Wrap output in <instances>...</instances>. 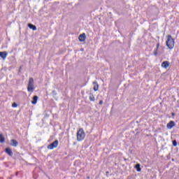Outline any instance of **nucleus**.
<instances>
[{"label":"nucleus","instance_id":"obj_22","mask_svg":"<svg viewBox=\"0 0 179 179\" xmlns=\"http://www.w3.org/2000/svg\"><path fill=\"white\" fill-rule=\"evenodd\" d=\"M21 71H22V66L20 67L19 72H21Z\"/></svg>","mask_w":179,"mask_h":179},{"label":"nucleus","instance_id":"obj_4","mask_svg":"<svg viewBox=\"0 0 179 179\" xmlns=\"http://www.w3.org/2000/svg\"><path fill=\"white\" fill-rule=\"evenodd\" d=\"M58 143H59L58 140L55 141L53 143L48 145V149H50V150H52V149H55V148H57Z\"/></svg>","mask_w":179,"mask_h":179},{"label":"nucleus","instance_id":"obj_16","mask_svg":"<svg viewBox=\"0 0 179 179\" xmlns=\"http://www.w3.org/2000/svg\"><path fill=\"white\" fill-rule=\"evenodd\" d=\"M135 169L137 170V171H141V164H136L135 166Z\"/></svg>","mask_w":179,"mask_h":179},{"label":"nucleus","instance_id":"obj_5","mask_svg":"<svg viewBox=\"0 0 179 179\" xmlns=\"http://www.w3.org/2000/svg\"><path fill=\"white\" fill-rule=\"evenodd\" d=\"M78 40L81 43H83V41H85L86 40V34L83 33V34H80L78 37Z\"/></svg>","mask_w":179,"mask_h":179},{"label":"nucleus","instance_id":"obj_25","mask_svg":"<svg viewBox=\"0 0 179 179\" xmlns=\"http://www.w3.org/2000/svg\"><path fill=\"white\" fill-rule=\"evenodd\" d=\"M87 178L90 179V176H87Z\"/></svg>","mask_w":179,"mask_h":179},{"label":"nucleus","instance_id":"obj_1","mask_svg":"<svg viewBox=\"0 0 179 179\" xmlns=\"http://www.w3.org/2000/svg\"><path fill=\"white\" fill-rule=\"evenodd\" d=\"M166 46L169 50H173L174 48V38L171 37V35L167 36Z\"/></svg>","mask_w":179,"mask_h":179},{"label":"nucleus","instance_id":"obj_17","mask_svg":"<svg viewBox=\"0 0 179 179\" xmlns=\"http://www.w3.org/2000/svg\"><path fill=\"white\" fill-rule=\"evenodd\" d=\"M52 94L53 97H55V96H57V91L53 90V91L52 92Z\"/></svg>","mask_w":179,"mask_h":179},{"label":"nucleus","instance_id":"obj_7","mask_svg":"<svg viewBox=\"0 0 179 179\" xmlns=\"http://www.w3.org/2000/svg\"><path fill=\"white\" fill-rule=\"evenodd\" d=\"M5 152L8 155V156H10L11 157L13 156V152H12V149H10V148H6Z\"/></svg>","mask_w":179,"mask_h":179},{"label":"nucleus","instance_id":"obj_8","mask_svg":"<svg viewBox=\"0 0 179 179\" xmlns=\"http://www.w3.org/2000/svg\"><path fill=\"white\" fill-rule=\"evenodd\" d=\"M10 145L11 146H13V148H17V146L19 145V143L17 142V141L13 139L10 141Z\"/></svg>","mask_w":179,"mask_h":179},{"label":"nucleus","instance_id":"obj_26","mask_svg":"<svg viewBox=\"0 0 179 179\" xmlns=\"http://www.w3.org/2000/svg\"><path fill=\"white\" fill-rule=\"evenodd\" d=\"M80 50H81V51H83V49H81Z\"/></svg>","mask_w":179,"mask_h":179},{"label":"nucleus","instance_id":"obj_24","mask_svg":"<svg viewBox=\"0 0 179 179\" xmlns=\"http://www.w3.org/2000/svg\"><path fill=\"white\" fill-rule=\"evenodd\" d=\"M172 115H176V114L174 113H172Z\"/></svg>","mask_w":179,"mask_h":179},{"label":"nucleus","instance_id":"obj_23","mask_svg":"<svg viewBox=\"0 0 179 179\" xmlns=\"http://www.w3.org/2000/svg\"><path fill=\"white\" fill-rule=\"evenodd\" d=\"M99 104H100V105L103 104V101H99Z\"/></svg>","mask_w":179,"mask_h":179},{"label":"nucleus","instance_id":"obj_20","mask_svg":"<svg viewBox=\"0 0 179 179\" xmlns=\"http://www.w3.org/2000/svg\"><path fill=\"white\" fill-rule=\"evenodd\" d=\"M159 47H160V43H158L157 44V48H156V50H159Z\"/></svg>","mask_w":179,"mask_h":179},{"label":"nucleus","instance_id":"obj_18","mask_svg":"<svg viewBox=\"0 0 179 179\" xmlns=\"http://www.w3.org/2000/svg\"><path fill=\"white\" fill-rule=\"evenodd\" d=\"M173 146H177V141H176V140L173 141Z\"/></svg>","mask_w":179,"mask_h":179},{"label":"nucleus","instance_id":"obj_11","mask_svg":"<svg viewBox=\"0 0 179 179\" xmlns=\"http://www.w3.org/2000/svg\"><path fill=\"white\" fill-rule=\"evenodd\" d=\"M0 57L3 59H5V58H6V57H8V52H0Z\"/></svg>","mask_w":179,"mask_h":179},{"label":"nucleus","instance_id":"obj_14","mask_svg":"<svg viewBox=\"0 0 179 179\" xmlns=\"http://www.w3.org/2000/svg\"><path fill=\"white\" fill-rule=\"evenodd\" d=\"M90 101H94V100H96L94 95H93L92 93L90 94Z\"/></svg>","mask_w":179,"mask_h":179},{"label":"nucleus","instance_id":"obj_19","mask_svg":"<svg viewBox=\"0 0 179 179\" xmlns=\"http://www.w3.org/2000/svg\"><path fill=\"white\" fill-rule=\"evenodd\" d=\"M12 107L15 108V107H17V103H13L12 104Z\"/></svg>","mask_w":179,"mask_h":179},{"label":"nucleus","instance_id":"obj_15","mask_svg":"<svg viewBox=\"0 0 179 179\" xmlns=\"http://www.w3.org/2000/svg\"><path fill=\"white\" fill-rule=\"evenodd\" d=\"M5 142V137L2 134H0V143H3Z\"/></svg>","mask_w":179,"mask_h":179},{"label":"nucleus","instance_id":"obj_13","mask_svg":"<svg viewBox=\"0 0 179 179\" xmlns=\"http://www.w3.org/2000/svg\"><path fill=\"white\" fill-rule=\"evenodd\" d=\"M28 27H29V29L31 30H37V27L33 24H28Z\"/></svg>","mask_w":179,"mask_h":179},{"label":"nucleus","instance_id":"obj_3","mask_svg":"<svg viewBox=\"0 0 179 179\" xmlns=\"http://www.w3.org/2000/svg\"><path fill=\"white\" fill-rule=\"evenodd\" d=\"M85 136H86L85 131H83V129H80L77 132V141H78V142L83 141V139H85Z\"/></svg>","mask_w":179,"mask_h":179},{"label":"nucleus","instance_id":"obj_6","mask_svg":"<svg viewBox=\"0 0 179 179\" xmlns=\"http://www.w3.org/2000/svg\"><path fill=\"white\" fill-rule=\"evenodd\" d=\"M173 127H176V122H174V121H170L166 125V128H168V129H171Z\"/></svg>","mask_w":179,"mask_h":179},{"label":"nucleus","instance_id":"obj_12","mask_svg":"<svg viewBox=\"0 0 179 179\" xmlns=\"http://www.w3.org/2000/svg\"><path fill=\"white\" fill-rule=\"evenodd\" d=\"M93 85L94 92H97V90H99V83H97L96 81H94L93 82Z\"/></svg>","mask_w":179,"mask_h":179},{"label":"nucleus","instance_id":"obj_2","mask_svg":"<svg viewBox=\"0 0 179 179\" xmlns=\"http://www.w3.org/2000/svg\"><path fill=\"white\" fill-rule=\"evenodd\" d=\"M27 90L30 93H33V92H34V79H33V78H29Z\"/></svg>","mask_w":179,"mask_h":179},{"label":"nucleus","instance_id":"obj_9","mask_svg":"<svg viewBox=\"0 0 179 179\" xmlns=\"http://www.w3.org/2000/svg\"><path fill=\"white\" fill-rule=\"evenodd\" d=\"M162 68L167 69V68H169V66H170V62H169L167 61L163 62L162 64Z\"/></svg>","mask_w":179,"mask_h":179},{"label":"nucleus","instance_id":"obj_21","mask_svg":"<svg viewBox=\"0 0 179 179\" xmlns=\"http://www.w3.org/2000/svg\"><path fill=\"white\" fill-rule=\"evenodd\" d=\"M154 55H157V50L156 49L155 51L153 52Z\"/></svg>","mask_w":179,"mask_h":179},{"label":"nucleus","instance_id":"obj_10","mask_svg":"<svg viewBox=\"0 0 179 179\" xmlns=\"http://www.w3.org/2000/svg\"><path fill=\"white\" fill-rule=\"evenodd\" d=\"M37 100H38V96L35 95L32 98L31 104H37Z\"/></svg>","mask_w":179,"mask_h":179},{"label":"nucleus","instance_id":"obj_27","mask_svg":"<svg viewBox=\"0 0 179 179\" xmlns=\"http://www.w3.org/2000/svg\"><path fill=\"white\" fill-rule=\"evenodd\" d=\"M16 176H17V172L16 173Z\"/></svg>","mask_w":179,"mask_h":179}]
</instances>
